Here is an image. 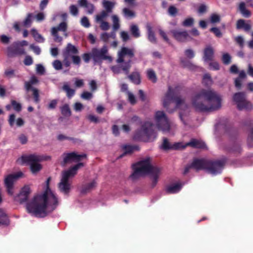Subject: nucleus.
Segmentation results:
<instances>
[{"instance_id":"obj_24","label":"nucleus","mask_w":253,"mask_h":253,"mask_svg":"<svg viewBox=\"0 0 253 253\" xmlns=\"http://www.w3.org/2000/svg\"><path fill=\"white\" fill-rule=\"evenodd\" d=\"M181 185L179 183H175L169 185L166 188V191L168 193H175L180 190Z\"/></svg>"},{"instance_id":"obj_14","label":"nucleus","mask_w":253,"mask_h":253,"mask_svg":"<svg viewBox=\"0 0 253 253\" xmlns=\"http://www.w3.org/2000/svg\"><path fill=\"white\" fill-rule=\"evenodd\" d=\"M85 158H86V155L84 154H78L76 152L64 154L63 155L64 165L67 163H77Z\"/></svg>"},{"instance_id":"obj_58","label":"nucleus","mask_w":253,"mask_h":253,"mask_svg":"<svg viewBox=\"0 0 253 253\" xmlns=\"http://www.w3.org/2000/svg\"><path fill=\"white\" fill-rule=\"evenodd\" d=\"M209 68L210 69L217 70L219 69V66L217 62H212L210 63Z\"/></svg>"},{"instance_id":"obj_30","label":"nucleus","mask_w":253,"mask_h":253,"mask_svg":"<svg viewBox=\"0 0 253 253\" xmlns=\"http://www.w3.org/2000/svg\"><path fill=\"white\" fill-rule=\"evenodd\" d=\"M130 81L135 84H138L140 83V75L137 72H134L128 76Z\"/></svg>"},{"instance_id":"obj_43","label":"nucleus","mask_w":253,"mask_h":253,"mask_svg":"<svg viewBox=\"0 0 253 253\" xmlns=\"http://www.w3.org/2000/svg\"><path fill=\"white\" fill-rule=\"evenodd\" d=\"M124 148L125 150V152L122 155L120 156V157H123L125 154L130 153L131 152H133L134 150L137 149V147L132 146L130 145L125 146Z\"/></svg>"},{"instance_id":"obj_32","label":"nucleus","mask_w":253,"mask_h":253,"mask_svg":"<svg viewBox=\"0 0 253 253\" xmlns=\"http://www.w3.org/2000/svg\"><path fill=\"white\" fill-rule=\"evenodd\" d=\"M7 55L8 57H11L17 55L15 50V43H14L11 46L7 48Z\"/></svg>"},{"instance_id":"obj_5","label":"nucleus","mask_w":253,"mask_h":253,"mask_svg":"<svg viewBox=\"0 0 253 253\" xmlns=\"http://www.w3.org/2000/svg\"><path fill=\"white\" fill-rule=\"evenodd\" d=\"M133 55V49L125 47H122L118 53V57L116 62L118 65L112 66V71L115 74H120L123 71L126 75H127L131 67L130 58Z\"/></svg>"},{"instance_id":"obj_2","label":"nucleus","mask_w":253,"mask_h":253,"mask_svg":"<svg viewBox=\"0 0 253 253\" xmlns=\"http://www.w3.org/2000/svg\"><path fill=\"white\" fill-rule=\"evenodd\" d=\"M221 101V96L214 90L202 89L193 97L192 104L196 110L207 112L220 109Z\"/></svg>"},{"instance_id":"obj_29","label":"nucleus","mask_w":253,"mask_h":253,"mask_svg":"<svg viewBox=\"0 0 253 253\" xmlns=\"http://www.w3.org/2000/svg\"><path fill=\"white\" fill-rule=\"evenodd\" d=\"M239 9L242 14L245 17H249L251 15V12L248 9H246L245 6V3L242 2L240 3L239 6Z\"/></svg>"},{"instance_id":"obj_26","label":"nucleus","mask_w":253,"mask_h":253,"mask_svg":"<svg viewBox=\"0 0 253 253\" xmlns=\"http://www.w3.org/2000/svg\"><path fill=\"white\" fill-rule=\"evenodd\" d=\"M62 89L66 92V95L69 98H71L75 94V89L71 88L67 83L64 84Z\"/></svg>"},{"instance_id":"obj_18","label":"nucleus","mask_w":253,"mask_h":253,"mask_svg":"<svg viewBox=\"0 0 253 253\" xmlns=\"http://www.w3.org/2000/svg\"><path fill=\"white\" fill-rule=\"evenodd\" d=\"M78 53V49L72 44L68 43L65 51H64L63 54L64 57L69 58Z\"/></svg>"},{"instance_id":"obj_48","label":"nucleus","mask_w":253,"mask_h":253,"mask_svg":"<svg viewBox=\"0 0 253 253\" xmlns=\"http://www.w3.org/2000/svg\"><path fill=\"white\" fill-rule=\"evenodd\" d=\"M14 43L17 55L24 54L25 53L24 49L22 46L18 45L16 42H15Z\"/></svg>"},{"instance_id":"obj_27","label":"nucleus","mask_w":253,"mask_h":253,"mask_svg":"<svg viewBox=\"0 0 253 253\" xmlns=\"http://www.w3.org/2000/svg\"><path fill=\"white\" fill-rule=\"evenodd\" d=\"M146 28L148 32V38L149 41L152 43H156L157 41L154 32L152 31L151 26L150 25H147Z\"/></svg>"},{"instance_id":"obj_17","label":"nucleus","mask_w":253,"mask_h":253,"mask_svg":"<svg viewBox=\"0 0 253 253\" xmlns=\"http://www.w3.org/2000/svg\"><path fill=\"white\" fill-rule=\"evenodd\" d=\"M170 32L172 34L173 37L179 42H185L191 40L190 36L186 31L173 30Z\"/></svg>"},{"instance_id":"obj_8","label":"nucleus","mask_w":253,"mask_h":253,"mask_svg":"<svg viewBox=\"0 0 253 253\" xmlns=\"http://www.w3.org/2000/svg\"><path fill=\"white\" fill-rule=\"evenodd\" d=\"M153 128L154 125L151 122L147 121L143 123L141 128L135 132L134 138L145 142L154 140L157 133Z\"/></svg>"},{"instance_id":"obj_15","label":"nucleus","mask_w":253,"mask_h":253,"mask_svg":"<svg viewBox=\"0 0 253 253\" xmlns=\"http://www.w3.org/2000/svg\"><path fill=\"white\" fill-rule=\"evenodd\" d=\"M31 192L32 191L30 186L25 185L21 188L19 194L15 198V200L20 203L25 202L28 200Z\"/></svg>"},{"instance_id":"obj_38","label":"nucleus","mask_w":253,"mask_h":253,"mask_svg":"<svg viewBox=\"0 0 253 253\" xmlns=\"http://www.w3.org/2000/svg\"><path fill=\"white\" fill-rule=\"evenodd\" d=\"M61 111L62 114L65 116H70L71 114L69 106L67 104H65L61 107Z\"/></svg>"},{"instance_id":"obj_62","label":"nucleus","mask_w":253,"mask_h":253,"mask_svg":"<svg viewBox=\"0 0 253 253\" xmlns=\"http://www.w3.org/2000/svg\"><path fill=\"white\" fill-rule=\"evenodd\" d=\"M37 73L41 75H42L44 73V68L41 64H38L36 68Z\"/></svg>"},{"instance_id":"obj_54","label":"nucleus","mask_w":253,"mask_h":253,"mask_svg":"<svg viewBox=\"0 0 253 253\" xmlns=\"http://www.w3.org/2000/svg\"><path fill=\"white\" fill-rule=\"evenodd\" d=\"M220 21V16L216 14H212L211 16V22L212 23L219 22Z\"/></svg>"},{"instance_id":"obj_35","label":"nucleus","mask_w":253,"mask_h":253,"mask_svg":"<svg viewBox=\"0 0 253 253\" xmlns=\"http://www.w3.org/2000/svg\"><path fill=\"white\" fill-rule=\"evenodd\" d=\"M130 31L133 36L135 38H138L140 36L139 28L136 25H132L130 26Z\"/></svg>"},{"instance_id":"obj_50","label":"nucleus","mask_w":253,"mask_h":253,"mask_svg":"<svg viewBox=\"0 0 253 253\" xmlns=\"http://www.w3.org/2000/svg\"><path fill=\"white\" fill-rule=\"evenodd\" d=\"M194 19L192 18H188L183 21L182 25L185 27H189L193 25Z\"/></svg>"},{"instance_id":"obj_40","label":"nucleus","mask_w":253,"mask_h":253,"mask_svg":"<svg viewBox=\"0 0 253 253\" xmlns=\"http://www.w3.org/2000/svg\"><path fill=\"white\" fill-rule=\"evenodd\" d=\"M125 16L126 18H132L135 16V13L127 8H124L123 10Z\"/></svg>"},{"instance_id":"obj_3","label":"nucleus","mask_w":253,"mask_h":253,"mask_svg":"<svg viewBox=\"0 0 253 253\" xmlns=\"http://www.w3.org/2000/svg\"><path fill=\"white\" fill-rule=\"evenodd\" d=\"M133 172L130 175L132 180H136L139 177L148 174L149 175L151 185L155 187L161 173L159 168L153 166L151 163L150 158H146L133 166Z\"/></svg>"},{"instance_id":"obj_49","label":"nucleus","mask_w":253,"mask_h":253,"mask_svg":"<svg viewBox=\"0 0 253 253\" xmlns=\"http://www.w3.org/2000/svg\"><path fill=\"white\" fill-rule=\"evenodd\" d=\"M69 10L71 14L73 16H77L79 13L78 7L75 5H71L69 7Z\"/></svg>"},{"instance_id":"obj_25","label":"nucleus","mask_w":253,"mask_h":253,"mask_svg":"<svg viewBox=\"0 0 253 253\" xmlns=\"http://www.w3.org/2000/svg\"><path fill=\"white\" fill-rule=\"evenodd\" d=\"M39 81L36 77L33 76L31 77L29 82H26L25 83V87L27 91H29L30 89L32 88L31 87L32 85L38 83Z\"/></svg>"},{"instance_id":"obj_22","label":"nucleus","mask_w":253,"mask_h":253,"mask_svg":"<svg viewBox=\"0 0 253 253\" xmlns=\"http://www.w3.org/2000/svg\"><path fill=\"white\" fill-rule=\"evenodd\" d=\"M186 145L197 148H204L205 147L204 142L196 139H192L190 142L186 143Z\"/></svg>"},{"instance_id":"obj_55","label":"nucleus","mask_w":253,"mask_h":253,"mask_svg":"<svg viewBox=\"0 0 253 253\" xmlns=\"http://www.w3.org/2000/svg\"><path fill=\"white\" fill-rule=\"evenodd\" d=\"M53 66L55 69L57 70H59L61 69L62 68V63L61 62L58 60H55L52 63Z\"/></svg>"},{"instance_id":"obj_56","label":"nucleus","mask_w":253,"mask_h":253,"mask_svg":"<svg viewBox=\"0 0 253 253\" xmlns=\"http://www.w3.org/2000/svg\"><path fill=\"white\" fill-rule=\"evenodd\" d=\"M81 97L84 99H89L92 97V94L88 91H84L81 94Z\"/></svg>"},{"instance_id":"obj_1","label":"nucleus","mask_w":253,"mask_h":253,"mask_svg":"<svg viewBox=\"0 0 253 253\" xmlns=\"http://www.w3.org/2000/svg\"><path fill=\"white\" fill-rule=\"evenodd\" d=\"M50 177L47 178L45 190L42 193L35 195L27 203L28 213L37 217H44L53 211L58 205V200L55 193L49 188Z\"/></svg>"},{"instance_id":"obj_21","label":"nucleus","mask_w":253,"mask_h":253,"mask_svg":"<svg viewBox=\"0 0 253 253\" xmlns=\"http://www.w3.org/2000/svg\"><path fill=\"white\" fill-rule=\"evenodd\" d=\"M78 3L81 6L86 8L88 14H92L94 11V6L92 4L88 2L87 0H79Z\"/></svg>"},{"instance_id":"obj_16","label":"nucleus","mask_w":253,"mask_h":253,"mask_svg":"<svg viewBox=\"0 0 253 253\" xmlns=\"http://www.w3.org/2000/svg\"><path fill=\"white\" fill-rule=\"evenodd\" d=\"M67 24L63 22L61 23L58 27H53L51 29L52 35L54 37V40L56 42H60L62 41V39L61 37H59L57 34L58 31H62L64 32V35L65 37H67V34L66 33L67 30Z\"/></svg>"},{"instance_id":"obj_31","label":"nucleus","mask_w":253,"mask_h":253,"mask_svg":"<svg viewBox=\"0 0 253 253\" xmlns=\"http://www.w3.org/2000/svg\"><path fill=\"white\" fill-rule=\"evenodd\" d=\"M96 182L94 180L84 186L82 189V193H86L93 189L96 186Z\"/></svg>"},{"instance_id":"obj_57","label":"nucleus","mask_w":253,"mask_h":253,"mask_svg":"<svg viewBox=\"0 0 253 253\" xmlns=\"http://www.w3.org/2000/svg\"><path fill=\"white\" fill-rule=\"evenodd\" d=\"M127 93L129 101L131 104H134L136 103V99L134 95L132 93L128 91L127 92Z\"/></svg>"},{"instance_id":"obj_44","label":"nucleus","mask_w":253,"mask_h":253,"mask_svg":"<svg viewBox=\"0 0 253 253\" xmlns=\"http://www.w3.org/2000/svg\"><path fill=\"white\" fill-rule=\"evenodd\" d=\"M161 148L164 150L172 149V144L169 143L167 138H164L163 143L161 146Z\"/></svg>"},{"instance_id":"obj_59","label":"nucleus","mask_w":253,"mask_h":253,"mask_svg":"<svg viewBox=\"0 0 253 253\" xmlns=\"http://www.w3.org/2000/svg\"><path fill=\"white\" fill-rule=\"evenodd\" d=\"M30 47L33 51L37 55H39L41 52V48L38 46H36L34 44H31Z\"/></svg>"},{"instance_id":"obj_63","label":"nucleus","mask_w":253,"mask_h":253,"mask_svg":"<svg viewBox=\"0 0 253 253\" xmlns=\"http://www.w3.org/2000/svg\"><path fill=\"white\" fill-rule=\"evenodd\" d=\"M75 85L77 87H81L84 85V80L82 79H75Z\"/></svg>"},{"instance_id":"obj_52","label":"nucleus","mask_w":253,"mask_h":253,"mask_svg":"<svg viewBox=\"0 0 253 253\" xmlns=\"http://www.w3.org/2000/svg\"><path fill=\"white\" fill-rule=\"evenodd\" d=\"M31 89L33 91L35 101L36 103H38L40 101L39 90L35 88H32Z\"/></svg>"},{"instance_id":"obj_6","label":"nucleus","mask_w":253,"mask_h":253,"mask_svg":"<svg viewBox=\"0 0 253 253\" xmlns=\"http://www.w3.org/2000/svg\"><path fill=\"white\" fill-rule=\"evenodd\" d=\"M223 165V163L220 161L211 162L203 159H195L190 166L185 168L184 173H187L190 169L197 170L205 169L209 173L216 175L221 172Z\"/></svg>"},{"instance_id":"obj_9","label":"nucleus","mask_w":253,"mask_h":253,"mask_svg":"<svg viewBox=\"0 0 253 253\" xmlns=\"http://www.w3.org/2000/svg\"><path fill=\"white\" fill-rule=\"evenodd\" d=\"M154 118L156 126L158 130L164 133H173L175 126L169 121L163 111L156 112Z\"/></svg>"},{"instance_id":"obj_61","label":"nucleus","mask_w":253,"mask_h":253,"mask_svg":"<svg viewBox=\"0 0 253 253\" xmlns=\"http://www.w3.org/2000/svg\"><path fill=\"white\" fill-rule=\"evenodd\" d=\"M210 31L213 32L215 35L217 37H221L222 36V33H221L219 29L217 28H212L211 29Z\"/></svg>"},{"instance_id":"obj_37","label":"nucleus","mask_w":253,"mask_h":253,"mask_svg":"<svg viewBox=\"0 0 253 253\" xmlns=\"http://www.w3.org/2000/svg\"><path fill=\"white\" fill-rule=\"evenodd\" d=\"M33 15L32 13L28 14L26 19L23 21V24L26 27H29L31 26L32 22Z\"/></svg>"},{"instance_id":"obj_12","label":"nucleus","mask_w":253,"mask_h":253,"mask_svg":"<svg viewBox=\"0 0 253 253\" xmlns=\"http://www.w3.org/2000/svg\"><path fill=\"white\" fill-rule=\"evenodd\" d=\"M91 56L95 62H99L102 60H107L109 62L112 61V57L108 55V49L106 46H103L100 49H92Z\"/></svg>"},{"instance_id":"obj_36","label":"nucleus","mask_w":253,"mask_h":253,"mask_svg":"<svg viewBox=\"0 0 253 253\" xmlns=\"http://www.w3.org/2000/svg\"><path fill=\"white\" fill-rule=\"evenodd\" d=\"M203 84L206 86H210L212 84V81L210 75L206 74L204 76Z\"/></svg>"},{"instance_id":"obj_53","label":"nucleus","mask_w":253,"mask_h":253,"mask_svg":"<svg viewBox=\"0 0 253 253\" xmlns=\"http://www.w3.org/2000/svg\"><path fill=\"white\" fill-rule=\"evenodd\" d=\"M222 61L225 64H228L231 61V57L228 53H225L222 56Z\"/></svg>"},{"instance_id":"obj_20","label":"nucleus","mask_w":253,"mask_h":253,"mask_svg":"<svg viewBox=\"0 0 253 253\" xmlns=\"http://www.w3.org/2000/svg\"><path fill=\"white\" fill-rule=\"evenodd\" d=\"M214 56V50L211 46H207L204 50V59L205 61H211Z\"/></svg>"},{"instance_id":"obj_7","label":"nucleus","mask_w":253,"mask_h":253,"mask_svg":"<svg viewBox=\"0 0 253 253\" xmlns=\"http://www.w3.org/2000/svg\"><path fill=\"white\" fill-rule=\"evenodd\" d=\"M83 166V163H79L69 170L62 172L61 181L58 184V188L61 192L64 194H67L69 193L72 183L70 179L76 175L78 169Z\"/></svg>"},{"instance_id":"obj_46","label":"nucleus","mask_w":253,"mask_h":253,"mask_svg":"<svg viewBox=\"0 0 253 253\" xmlns=\"http://www.w3.org/2000/svg\"><path fill=\"white\" fill-rule=\"evenodd\" d=\"M81 24L85 28H88L90 26L88 19L86 16H84L82 18L81 20Z\"/></svg>"},{"instance_id":"obj_60","label":"nucleus","mask_w":253,"mask_h":253,"mask_svg":"<svg viewBox=\"0 0 253 253\" xmlns=\"http://www.w3.org/2000/svg\"><path fill=\"white\" fill-rule=\"evenodd\" d=\"M18 139L22 144H25L27 142V137L24 134H20L18 137Z\"/></svg>"},{"instance_id":"obj_28","label":"nucleus","mask_w":253,"mask_h":253,"mask_svg":"<svg viewBox=\"0 0 253 253\" xmlns=\"http://www.w3.org/2000/svg\"><path fill=\"white\" fill-rule=\"evenodd\" d=\"M31 33L36 42L41 43L44 42V38L35 29H32L31 30Z\"/></svg>"},{"instance_id":"obj_42","label":"nucleus","mask_w":253,"mask_h":253,"mask_svg":"<svg viewBox=\"0 0 253 253\" xmlns=\"http://www.w3.org/2000/svg\"><path fill=\"white\" fill-rule=\"evenodd\" d=\"M187 146L186 143L184 144L182 142H178L172 144V149L180 150L184 149Z\"/></svg>"},{"instance_id":"obj_10","label":"nucleus","mask_w":253,"mask_h":253,"mask_svg":"<svg viewBox=\"0 0 253 253\" xmlns=\"http://www.w3.org/2000/svg\"><path fill=\"white\" fill-rule=\"evenodd\" d=\"M42 160V158L36 155H24L17 160L18 163L21 165H28L33 174L37 173L42 168L39 163Z\"/></svg>"},{"instance_id":"obj_34","label":"nucleus","mask_w":253,"mask_h":253,"mask_svg":"<svg viewBox=\"0 0 253 253\" xmlns=\"http://www.w3.org/2000/svg\"><path fill=\"white\" fill-rule=\"evenodd\" d=\"M8 223V218L6 214L2 211H0V224L7 225Z\"/></svg>"},{"instance_id":"obj_13","label":"nucleus","mask_w":253,"mask_h":253,"mask_svg":"<svg viewBox=\"0 0 253 253\" xmlns=\"http://www.w3.org/2000/svg\"><path fill=\"white\" fill-rule=\"evenodd\" d=\"M23 176V173L21 171L8 175L4 179V184L9 195L14 194L13 184L19 178Z\"/></svg>"},{"instance_id":"obj_51","label":"nucleus","mask_w":253,"mask_h":253,"mask_svg":"<svg viewBox=\"0 0 253 253\" xmlns=\"http://www.w3.org/2000/svg\"><path fill=\"white\" fill-rule=\"evenodd\" d=\"M11 105L15 111H16L17 112H19L21 111V105L20 103L17 102L15 100H12L11 101Z\"/></svg>"},{"instance_id":"obj_39","label":"nucleus","mask_w":253,"mask_h":253,"mask_svg":"<svg viewBox=\"0 0 253 253\" xmlns=\"http://www.w3.org/2000/svg\"><path fill=\"white\" fill-rule=\"evenodd\" d=\"M112 20H113V29L116 31L119 29L120 28V24H119V19L118 17L116 15H113L112 16Z\"/></svg>"},{"instance_id":"obj_41","label":"nucleus","mask_w":253,"mask_h":253,"mask_svg":"<svg viewBox=\"0 0 253 253\" xmlns=\"http://www.w3.org/2000/svg\"><path fill=\"white\" fill-rule=\"evenodd\" d=\"M103 4L107 12H109L114 7L115 3L112 2L104 0L103 2Z\"/></svg>"},{"instance_id":"obj_33","label":"nucleus","mask_w":253,"mask_h":253,"mask_svg":"<svg viewBox=\"0 0 253 253\" xmlns=\"http://www.w3.org/2000/svg\"><path fill=\"white\" fill-rule=\"evenodd\" d=\"M147 77L149 80L153 83H156L157 81V77L155 72L152 69H149L147 71Z\"/></svg>"},{"instance_id":"obj_64","label":"nucleus","mask_w":253,"mask_h":253,"mask_svg":"<svg viewBox=\"0 0 253 253\" xmlns=\"http://www.w3.org/2000/svg\"><path fill=\"white\" fill-rule=\"evenodd\" d=\"M248 141L250 146H253V129L250 132Z\"/></svg>"},{"instance_id":"obj_19","label":"nucleus","mask_w":253,"mask_h":253,"mask_svg":"<svg viewBox=\"0 0 253 253\" xmlns=\"http://www.w3.org/2000/svg\"><path fill=\"white\" fill-rule=\"evenodd\" d=\"M15 116L14 114H11L9 115L8 119V123L10 126H13L15 124L17 126H21L24 124V121L22 119L19 118L17 120L15 119Z\"/></svg>"},{"instance_id":"obj_47","label":"nucleus","mask_w":253,"mask_h":253,"mask_svg":"<svg viewBox=\"0 0 253 253\" xmlns=\"http://www.w3.org/2000/svg\"><path fill=\"white\" fill-rule=\"evenodd\" d=\"M97 23L100 24V27L102 30L107 31L110 28V25L109 23L105 21L104 20L98 22Z\"/></svg>"},{"instance_id":"obj_4","label":"nucleus","mask_w":253,"mask_h":253,"mask_svg":"<svg viewBox=\"0 0 253 253\" xmlns=\"http://www.w3.org/2000/svg\"><path fill=\"white\" fill-rule=\"evenodd\" d=\"M179 92V87L178 86H169L168 92L165 94L163 98V106L167 108L169 112H172L169 109V107L171 104H174V106L180 110V117L182 121H183L184 111L189 112V108L187 105L185 103L184 100L180 97L178 96Z\"/></svg>"},{"instance_id":"obj_45","label":"nucleus","mask_w":253,"mask_h":253,"mask_svg":"<svg viewBox=\"0 0 253 253\" xmlns=\"http://www.w3.org/2000/svg\"><path fill=\"white\" fill-rule=\"evenodd\" d=\"M107 16V13L106 11H103L101 13L98 14L95 17V22H98L101 21H104V19Z\"/></svg>"},{"instance_id":"obj_11","label":"nucleus","mask_w":253,"mask_h":253,"mask_svg":"<svg viewBox=\"0 0 253 253\" xmlns=\"http://www.w3.org/2000/svg\"><path fill=\"white\" fill-rule=\"evenodd\" d=\"M233 100L239 110H251L253 108L252 104L246 99V95L243 92H238L233 96Z\"/></svg>"},{"instance_id":"obj_23","label":"nucleus","mask_w":253,"mask_h":253,"mask_svg":"<svg viewBox=\"0 0 253 253\" xmlns=\"http://www.w3.org/2000/svg\"><path fill=\"white\" fill-rule=\"evenodd\" d=\"M116 37L115 32H112L110 33H103L100 35L101 40L104 42H108L111 40H114Z\"/></svg>"}]
</instances>
